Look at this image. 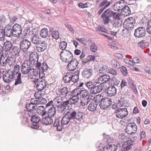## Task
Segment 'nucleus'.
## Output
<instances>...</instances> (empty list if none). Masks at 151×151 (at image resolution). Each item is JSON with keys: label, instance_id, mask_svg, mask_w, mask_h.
I'll use <instances>...</instances> for the list:
<instances>
[{"label": "nucleus", "instance_id": "45", "mask_svg": "<svg viewBox=\"0 0 151 151\" xmlns=\"http://www.w3.org/2000/svg\"><path fill=\"white\" fill-rule=\"evenodd\" d=\"M29 57L30 59L27 60H29L32 62L33 61V62L34 63V64L35 63V60L38 59V55L35 54L33 52H32L30 54Z\"/></svg>", "mask_w": 151, "mask_h": 151}, {"label": "nucleus", "instance_id": "41", "mask_svg": "<svg viewBox=\"0 0 151 151\" xmlns=\"http://www.w3.org/2000/svg\"><path fill=\"white\" fill-rule=\"evenodd\" d=\"M97 105L98 104L95 102H91L88 105V109L90 111H94L96 110Z\"/></svg>", "mask_w": 151, "mask_h": 151}, {"label": "nucleus", "instance_id": "44", "mask_svg": "<svg viewBox=\"0 0 151 151\" xmlns=\"http://www.w3.org/2000/svg\"><path fill=\"white\" fill-rule=\"evenodd\" d=\"M125 22L129 25H131L132 27L134 25L135 23V20L134 19L131 17L127 19L125 21Z\"/></svg>", "mask_w": 151, "mask_h": 151}, {"label": "nucleus", "instance_id": "55", "mask_svg": "<svg viewBox=\"0 0 151 151\" xmlns=\"http://www.w3.org/2000/svg\"><path fill=\"white\" fill-rule=\"evenodd\" d=\"M104 98L103 96L99 94L97 95L96 97H95V103H96L101 102L103 100Z\"/></svg>", "mask_w": 151, "mask_h": 151}, {"label": "nucleus", "instance_id": "15", "mask_svg": "<svg viewBox=\"0 0 151 151\" xmlns=\"http://www.w3.org/2000/svg\"><path fill=\"white\" fill-rule=\"evenodd\" d=\"M124 6V0H121L119 2H116L114 4L113 8L114 11L119 12L120 10H122Z\"/></svg>", "mask_w": 151, "mask_h": 151}, {"label": "nucleus", "instance_id": "59", "mask_svg": "<svg viewBox=\"0 0 151 151\" xmlns=\"http://www.w3.org/2000/svg\"><path fill=\"white\" fill-rule=\"evenodd\" d=\"M97 45L94 43H92L90 47L91 51L92 52H95L97 50Z\"/></svg>", "mask_w": 151, "mask_h": 151}, {"label": "nucleus", "instance_id": "16", "mask_svg": "<svg viewBox=\"0 0 151 151\" xmlns=\"http://www.w3.org/2000/svg\"><path fill=\"white\" fill-rule=\"evenodd\" d=\"M4 30L6 36L8 37H11L12 36L14 37L12 26L11 24H8L6 25L4 28Z\"/></svg>", "mask_w": 151, "mask_h": 151}, {"label": "nucleus", "instance_id": "5", "mask_svg": "<svg viewBox=\"0 0 151 151\" xmlns=\"http://www.w3.org/2000/svg\"><path fill=\"white\" fill-rule=\"evenodd\" d=\"M31 45L30 41L27 39H24L20 42V50L24 52H26L30 48Z\"/></svg>", "mask_w": 151, "mask_h": 151}, {"label": "nucleus", "instance_id": "53", "mask_svg": "<svg viewBox=\"0 0 151 151\" xmlns=\"http://www.w3.org/2000/svg\"><path fill=\"white\" fill-rule=\"evenodd\" d=\"M81 89L80 88L75 89L71 92L72 96L79 97Z\"/></svg>", "mask_w": 151, "mask_h": 151}, {"label": "nucleus", "instance_id": "8", "mask_svg": "<svg viewBox=\"0 0 151 151\" xmlns=\"http://www.w3.org/2000/svg\"><path fill=\"white\" fill-rule=\"evenodd\" d=\"M12 28L14 37H17L22 34V28L19 24H15L13 26H12Z\"/></svg>", "mask_w": 151, "mask_h": 151}, {"label": "nucleus", "instance_id": "18", "mask_svg": "<svg viewBox=\"0 0 151 151\" xmlns=\"http://www.w3.org/2000/svg\"><path fill=\"white\" fill-rule=\"evenodd\" d=\"M47 83V82L44 79H40L37 84L36 88L38 90L42 91L46 87Z\"/></svg>", "mask_w": 151, "mask_h": 151}, {"label": "nucleus", "instance_id": "54", "mask_svg": "<svg viewBox=\"0 0 151 151\" xmlns=\"http://www.w3.org/2000/svg\"><path fill=\"white\" fill-rule=\"evenodd\" d=\"M120 81L116 78L114 77L112 78L111 81V86H118L120 83Z\"/></svg>", "mask_w": 151, "mask_h": 151}, {"label": "nucleus", "instance_id": "20", "mask_svg": "<svg viewBox=\"0 0 151 151\" xmlns=\"http://www.w3.org/2000/svg\"><path fill=\"white\" fill-rule=\"evenodd\" d=\"M70 93L68 88L67 87H64L62 88L59 89L57 92V94L60 96H62L65 97Z\"/></svg>", "mask_w": 151, "mask_h": 151}, {"label": "nucleus", "instance_id": "21", "mask_svg": "<svg viewBox=\"0 0 151 151\" xmlns=\"http://www.w3.org/2000/svg\"><path fill=\"white\" fill-rule=\"evenodd\" d=\"M25 107L28 111V115L29 117L31 116L32 114H34V113L35 112L34 111L36 110V106L31 103L27 105Z\"/></svg>", "mask_w": 151, "mask_h": 151}, {"label": "nucleus", "instance_id": "4", "mask_svg": "<svg viewBox=\"0 0 151 151\" xmlns=\"http://www.w3.org/2000/svg\"><path fill=\"white\" fill-rule=\"evenodd\" d=\"M128 112L126 108H121L114 112V114L118 118L123 119L127 116Z\"/></svg>", "mask_w": 151, "mask_h": 151}, {"label": "nucleus", "instance_id": "3", "mask_svg": "<svg viewBox=\"0 0 151 151\" xmlns=\"http://www.w3.org/2000/svg\"><path fill=\"white\" fill-rule=\"evenodd\" d=\"M60 58L61 60L65 63H68L73 59L72 53L69 50H63L60 53Z\"/></svg>", "mask_w": 151, "mask_h": 151}, {"label": "nucleus", "instance_id": "46", "mask_svg": "<svg viewBox=\"0 0 151 151\" xmlns=\"http://www.w3.org/2000/svg\"><path fill=\"white\" fill-rule=\"evenodd\" d=\"M57 110L60 113L65 114L67 112H70V110L67 109L64 107L62 106L57 109Z\"/></svg>", "mask_w": 151, "mask_h": 151}, {"label": "nucleus", "instance_id": "50", "mask_svg": "<svg viewBox=\"0 0 151 151\" xmlns=\"http://www.w3.org/2000/svg\"><path fill=\"white\" fill-rule=\"evenodd\" d=\"M31 116V121L33 122H39L40 120V117L35 115L34 113Z\"/></svg>", "mask_w": 151, "mask_h": 151}, {"label": "nucleus", "instance_id": "26", "mask_svg": "<svg viewBox=\"0 0 151 151\" xmlns=\"http://www.w3.org/2000/svg\"><path fill=\"white\" fill-rule=\"evenodd\" d=\"M52 117L48 115L43 118L42 119V123L45 125H51L53 122V119Z\"/></svg>", "mask_w": 151, "mask_h": 151}, {"label": "nucleus", "instance_id": "58", "mask_svg": "<svg viewBox=\"0 0 151 151\" xmlns=\"http://www.w3.org/2000/svg\"><path fill=\"white\" fill-rule=\"evenodd\" d=\"M96 29L97 31H100L104 32H105L106 30L105 27L101 25H98V27L96 28Z\"/></svg>", "mask_w": 151, "mask_h": 151}, {"label": "nucleus", "instance_id": "36", "mask_svg": "<svg viewBox=\"0 0 151 151\" xmlns=\"http://www.w3.org/2000/svg\"><path fill=\"white\" fill-rule=\"evenodd\" d=\"M54 127H57V130L58 131H60L63 128V125L60 124V121L58 119H56L54 124Z\"/></svg>", "mask_w": 151, "mask_h": 151}, {"label": "nucleus", "instance_id": "63", "mask_svg": "<svg viewBox=\"0 0 151 151\" xmlns=\"http://www.w3.org/2000/svg\"><path fill=\"white\" fill-rule=\"evenodd\" d=\"M108 73L113 76H116L117 74L116 71L112 68H110L108 70Z\"/></svg>", "mask_w": 151, "mask_h": 151}, {"label": "nucleus", "instance_id": "37", "mask_svg": "<svg viewBox=\"0 0 151 151\" xmlns=\"http://www.w3.org/2000/svg\"><path fill=\"white\" fill-rule=\"evenodd\" d=\"M36 111L38 114H39V111H40V115H41L42 116H45L46 113V111H45V108L43 106H40L37 107Z\"/></svg>", "mask_w": 151, "mask_h": 151}, {"label": "nucleus", "instance_id": "62", "mask_svg": "<svg viewBox=\"0 0 151 151\" xmlns=\"http://www.w3.org/2000/svg\"><path fill=\"white\" fill-rule=\"evenodd\" d=\"M38 33V30L36 28H34L31 31H30V33L31 34V35H32V37L38 36V35H37Z\"/></svg>", "mask_w": 151, "mask_h": 151}, {"label": "nucleus", "instance_id": "23", "mask_svg": "<svg viewBox=\"0 0 151 151\" xmlns=\"http://www.w3.org/2000/svg\"><path fill=\"white\" fill-rule=\"evenodd\" d=\"M63 97L58 96L56 97L53 100L54 105L53 106L57 108V109L59 108L63 104Z\"/></svg>", "mask_w": 151, "mask_h": 151}, {"label": "nucleus", "instance_id": "35", "mask_svg": "<svg viewBox=\"0 0 151 151\" xmlns=\"http://www.w3.org/2000/svg\"><path fill=\"white\" fill-rule=\"evenodd\" d=\"M32 43L35 45H39L41 43V41L39 35L32 36L31 39Z\"/></svg>", "mask_w": 151, "mask_h": 151}, {"label": "nucleus", "instance_id": "33", "mask_svg": "<svg viewBox=\"0 0 151 151\" xmlns=\"http://www.w3.org/2000/svg\"><path fill=\"white\" fill-rule=\"evenodd\" d=\"M121 13L122 14L125 16H127L130 15L131 14L130 9L127 6L125 5L122 9Z\"/></svg>", "mask_w": 151, "mask_h": 151}, {"label": "nucleus", "instance_id": "10", "mask_svg": "<svg viewBox=\"0 0 151 151\" xmlns=\"http://www.w3.org/2000/svg\"><path fill=\"white\" fill-rule=\"evenodd\" d=\"M112 102L111 99L108 98L104 99L99 104L101 108L103 110L108 109L112 104Z\"/></svg>", "mask_w": 151, "mask_h": 151}, {"label": "nucleus", "instance_id": "60", "mask_svg": "<svg viewBox=\"0 0 151 151\" xmlns=\"http://www.w3.org/2000/svg\"><path fill=\"white\" fill-rule=\"evenodd\" d=\"M79 77L76 75H71V81L75 83L78 81Z\"/></svg>", "mask_w": 151, "mask_h": 151}, {"label": "nucleus", "instance_id": "14", "mask_svg": "<svg viewBox=\"0 0 151 151\" xmlns=\"http://www.w3.org/2000/svg\"><path fill=\"white\" fill-rule=\"evenodd\" d=\"M11 72V70H9L5 74H4L3 77V81L6 83H8L12 81L14 76Z\"/></svg>", "mask_w": 151, "mask_h": 151}, {"label": "nucleus", "instance_id": "12", "mask_svg": "<svg viewBox=\"0 0 151 151\" xmlns=\"http://www.w3.org/2000/svg\"><path fill=\"white\" fill-rule=\"evenodd\" d=\"M128 139L125 142H124L122 145V147L123 148V150L124 151H128L130 150L133 146V141L132 139L131 138H128Z\"/></svg>", "mask_w": 151, "mask_h": 151}, {"label": "nucleus", "instance_id": "25", "mask_svg": "<svg viewBox=\"0 0 151 151\" xmlns=\"http://www.w3.org/2000/svg\"><path fill=\"white\" fill-rule=\"evenodd\" d=\"M20 50L17 46H13L11 49V54L13 56H15L17 57H19V55Z\"/></svg>", "mask_w": 151, "mask_h": 151}, {"label": "nucleus", "instance_id": "51", "mask_svg": "<svg viewBox=\"0 0 151 151\" xmlns=\"http://www.w3.org/2000/svg\"><path fill=\"white\" fill-rule=\"evenodd\" d=\"M63 80L65 83H68L71 82V75L67 73L64 77Z\"/></svg>", "mask_w": 151, "mask_h": 151}, {"label": "nucleus", "instance_id": "22", "mask_svg": "<svg viewBox=\"0 0 151 151\" xmlns=\"http://www.w3.org/2000/svg\"><path fill=\"white\" fill-rule=\"evenodd\" d=\"M69 114V112H67L62 118L61 121V123L62 125L68 124L70 122V120H71Z\"/></svg>", "mask_w": 151, "mask_h": 151}, {"label": "nucleus", "instance_id": "34", "mask_svg": "<svg viewBox=\"0 0 151 151\" xmlns=\"http://www.w3.org/2000/svg\"><path fill=\"white\" fill-rule=\"evenodd\" d=\"M20 66L18 65H16L14 67L12 70H11V72L13 73V75L16 77L17 75H18L19 74H21L20 73Z\"/></svg>", "mask_w": 151, "mask_h": 151}, {"label": "nucleus", "instance_id": "29", "mask_svg": "<svg viewBox=\"0 0 151 151\" xmlns=\"http://www.w3.org/2000/svg\"><path fill=\"white\" fill-rule=\"evenodd\" d=\"M4 45L6 49L4 53L5 55H7L8 54L10 53V50L13 46L11 42L9 41H7L4 43Z\"/></svg>", "mask_w": 151, "mask_h": 151}, {"label": "nucleus", "instance_id": "11", "mask_svg": "<svg viewBox=\"0 0 151 151\" xmlns=\"http://www.w3.org/2000/svg\"><path fill=\"white\" fill-rule=\"evenodd\" d=\"M145 33V28L143 27H140L135 30L134 35L136 37L139 38L144 36Z\"/></svg>", "mask_w": 151, "mask_h": 151}, {"label": "nucleus", "instance_id": "56", "mask_svg": "<svg viewBox=\"0 0 151 151\" xmlns=\"http://www.w3.org/2000/svg\"><path fill=\"white\" fill-rule=\"evenodd\" d=\"M67 44L65 41L61 42L59 45L60 48L63 50H65V49L66 48Z\"/></svg>", "mask_w": 151, "mask_h": 151}, {"label": "nucleus", "instance_id": "43", "mask_svg": "<svg viewBox=\"0 0 151 151\" xmlns=\"http://www.w3.org/2000/svg\"><path fill=\"white\" fill-rule=\"evenodd\" d=\"M21 74H19L18 75H17L16 77H14L13 78L15 80L14 85H17L18 84H21L22 82L21 79Z\"/></svg>", "mask_w": 151, "mask_h": 151}, {"label": "nucleus", "instance_id": "38", "mask_svg": "<svg viewBox=\"0 0 151 151\" xmlns=\"http://www.w3.org/2000/svg\"><path fill=\"white\" fill-rule=\"evenodd\" d=\"M56 107L53 106L49 109L47 111L48 115L51 117H54L56 113Z\"/></svg>", "mask_w": 151, "mask_h": 151}, {"label": "nucleus", "instance_id": "7", "mask_svg": "<svg viewBox=\"0 0 151 151\" xmlns=\"http://www.w3.org/2000/svg\"><path fill=\"white\" fill-rule=\"evenodd\" d=\"M137 130V125L134 123H130L128 124L125 129V132L131 134L135 133Z\"/></svg>", "mask_w": 151, "mask_h": 151}, {"label": "nucleus", "instance_id": "40", "mask_svg": "<svg viewBox=\"0 0 151 151\" xmlns=\"http://www.w3.org/2000/svg\"><path fill=\"white\" fill-rule=\"evenodd\" d=\"M50 31L52 33L53 38L55 40H57L59 38V33L58 31L54 30L53 29H50Z\"/></svg>", "mask_w": 151, "mask_h": 151}, {"label": "nucleus", "instance_id": "31", "mask_svg": "<svg viewBox=\"0 0 151 151\" xmlns=\"http://www.w3.org/2000/svg\"><path fill=\"white\" fill-rule=\"evenodd\" d=\"M73 104H74L75 103L72 102L71 100H67L64 101L61 106L70 110Z\"/></svg>", "mask_w": 151, "mask_h": 151}, {"label": "nucleus", "instance_id": "6", "mask_svg": "<svg viewBox=\"0 0 151 151\" xmlns=\"http://www.w3.org/2000/svg\"><path fill=\"white\" fill-rule=\"evenodd\" d=\"M4 59H3L1 66H6L8 65L9 66H12L14 61L13 56L10 53L7 55H5Z\"/></svg>", "mask_w": 151, "mask_h": 151}, {"label": "nucleus", "instance_id": "47", "mask_svg": "<svg viewBox=\"0 0 151 151\" xmlns=\"http://www.w3.org/2000/svg\"><path fill=\"white\" fill-rule=\"evenodd\" d=\"M22 121L24 122H29V119L27 118L28 115V113H25L24 111L22 112Z\"/></svg>", "mask_w": 151, "mask_h": 151}, {"label": "nucleus", "instance_id": "24", "mask_svg": "<svg viewBox=\"0 0 151 151\" xmlns=\"http://www.w3.org/2000/svg\"><path fill=\"white\" fill-rule=\"evenodd\" d=\"M117 149V146L114 144L107 145L103 148L104 151H116Z\"/></svg>", "mask_w": 151, "mask_h": 151}, {"label": "nucleus", "instance_id": "52", "mask_svg": "<svg viewBox=\"0 0 151 151\" xmlns=\"http://www.w3.org/2000/svg\"><path fill=\"white\" fill-rule=\"evenodd\" d=\"M108 67L106 65H103L101 67H100L99 70V72L100 73H104L108 71Z\"/></svg>", "mask_w": 151, "mask_h": 151}, {"label": "nucleus", "instance_id": "1", "mask_svg": "<svg viewBox=\"0 0 151 151\" xmlns=\"http://www.w3.org/2000/svg\"><path fill=\"white\" fill-rule=\"evenodd\" d=\"M34 65V63L29 60H25L21 65V71L24 75H29V77L30 79L35 78L37 76L38 72L36 69L32 68Z\"/></svg>", "mask_w": 151, "mask_h": 151}, {"label": "nucleus", "instance_id": "49", "mask_svg": "<svg viewBox=\"0 0 151 151\" xmlns=\"http://www.w3.org/2000/svg\"><path fill=\"white\" fill-rule=\"evenodd\" d=\"M111 66L114 68H119L120 65L118 61L115 59H113L111 61Z\"/></svg>", "mask_w": 151, "mask_h": 151}, {"label": "nucleus", "instance_id": "32", "mask_svg": "<svg viewBox=\"0 0 151 151\" xmlns=\"http://www.w3.org/2000/svg\"><path fill=\"white\" fill-rule=\"evenodd\" d=\"M88 95V92L87 90H81L79 96V98L81 100H84L86 99V97Z\"/></svg>", "mask_w": 151, "mask_h": 151}, {"label": "nucleus", "instance_id": "19", "mask_svg": "<svg viewBox=\"0 0 151 151\" xmlns=\"http://www.w3.org/2000/svg\"><path fill=\"white\" fill-rule=\"evenodd\" d=\"M106 90L108 96H112L116 93V88L114 86L109 87Z\"/></svg>", "mask_w": 151, "mask_h": 151}, {"label": "nucleus", "instance_id": "27", "mask_svg": "<svg viewBox=\"0 0 151 151\" xmlns=\"http://www.w3.org/2000/svg\"><path fill=\"white\" fill-rule=\"evenodd\" d=\"M93 75V70L91 69L86 68L82 72V75L83 77L88 78Z\"/></svg>", "mask_w": 151, "mask_h": 151}, {"label": "nucleus", "instance_id": "2", "mask_svg": "<svg viewBox=\"0 0 151 151\" xmlns=\"http://www.w3.org/2000/svg\"><path fill=\"white\" fill-rule=\"evenodd\" d=\"M112 17L115 21H120L121 14L113 12L110 9L106 10L101 16L104 23L106 24H108L109 22L111 23L112 21L110 18Z\"/></svg>", "mask_w": 151, "mask_h": 151}, {"label": "nucleus", "instance_id": "28", "mask_svg": "<svg viewBox=\"0 0 151 151\" xmlns=\"http://www.w3.org/2000/svg\"><path fill=\"white\" fill-rule=\"evenodd\" d=\"M47 44L45 41L41 42L39 45V46H36V49L39 52L44 51L47 48Z\"/></svg>", "mask_w": 151, "mask_h": 151}, {"label": "nucleus", "instance_id": "64", "mask_svg": "<svg viewBox=\"0 0 151 151\" xmlns=\"http://www.w3.org/2000/svg\"><path fill=\"white\" fill-rule=\"evenodd\" d=\"M147 31L148 33L151 34V19L148 23Z\"/></svg>", "mask_w": 151, "mask_h": 151}, {"label": "nucleus", "instance_id": "9", "mask_svg": "<svg viewBox=\"0 0 151 151\" xmlns=\"http://www.w3.org/2000/svg\"><path fill=\"white\" fill-rule=\"evenodd\" d=\"M67 65V69L70 71L74 70L77 68L78 64V61L75 59H74L68 63Z\"/></svg>", "mask_w": 151, "mask_h": 151}, {"label": "nucleus", "instance_id": "17", "mask_svg": "<svg viewBox=\"0 0 151 151\" xmlns=\"http://www.w3.org/2000/svg\"><path fill=\"white\" fill-rule=\"evenodd\" d=\"M110 79V76L108 74H105L100 76L98 78L97 83H100V84H103L106 83Z\"/></svg>", "mask_w": 151, "mask_h": 151}, {"label": "nucleus", "instance_id": "57", "mask_svg": "<svg viewBox=\"0 0 151 151\" xmlns=\"http://www.w3.org/2000/svg\"><path fill=\"white\" fill-rule=\"evenodd\" d=\"M120 71L124 76H126L127 75V71L124 66H122L120 68Z\"/></svg>", "mask_w": 151, "mask_h": 151}, {"label": "nucleus", "instance_id": "48", "mask_svg": "<svg viewBox=\"0 0 151 151\" xmlns=\"http://www.w3.org/2000/svg\"><path fill=\"white\" fill-rule=\"evenodd\" d=\"M5 33L4 30V27L0 26V41H3L5 38Z\"/></svg>", "mask_w": 151, "mask_h": 151}, {"label": "nucleus", "instance_id": "13", "mask_svg": "<svg viewBox=\"0 0 151 151\" xmlns=\"http://www.w3.org/2000/svg\"><path fill=\"white\" fill-rule=\"evenodd\" d=\"M69 115L70 117L71 120L76 119L80 121L83 119V115L81 113L76 112L75 111H73L71 112H69Z\"/></svg>", "mask_w": 151, "mask_h": 151}, {"label": "nucleus", "instance_id": "30", "mask_svg": "<svg viewBox=\"0 0 151 151\" xmlns=\"http://www.w3.org/2000/svg\"><path fill=\"white\" fill-rule=\"evenodd\" d=\"M103 90V88L101 85L94 86L91 89V93L93 94H96L101 92Z\"/></svg>", "mask_w": 151, "mask_h": 151}, {"label": "nucleus", "instance_id": "61", "mask_svg": "<svg viewBox=\"0 0 151 151\" xmlns=\"http://www.w3.org/2000/svg\"><path fill=\"white\" fill-rule=\"evenodd\" d=\"M36 66V68L39 70H41V63L40 62H39L38 61V59L36 60H35V63L34 65H33Z\"/></svg>", "mask_w": 151, "mask_h": 151}, {"label": "nucleus", "instance_id": "39", "mask_svg": "<svg viewBox=\"0 0 151 151\" xmlns=\"http://www.w3.org/2000/svg\"><path fill=\"white\" fill-rule=\"evenodd\" d=\"M131 30L126 28L122 30L121 32V35L124 37H127L131 34Z\"/></svg>", "mask_w": 151, "mask_h": 151}, {"label": "nucleus", "instance_id": "42", "mask_svg": "<svg viewBox=\"0 0 151 151\" xmlns=\"http://www.w3.org/2000/svg\"><path fill=\"white\" fill-rule=\"evenodd\" d=\"M48 34V32L47 29L46 28H43L41 30L40 35L42 37L45 38L47 36Z\"/></svg>", "mask_w": 151, "mask_h": 151}]
</instances>
